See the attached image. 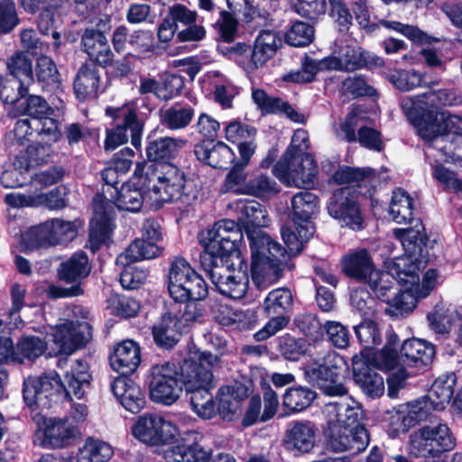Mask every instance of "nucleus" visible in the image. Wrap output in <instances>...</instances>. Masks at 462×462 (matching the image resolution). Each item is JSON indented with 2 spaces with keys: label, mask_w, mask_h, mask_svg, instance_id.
Masks as SVG:
<instances>
[{
  "label": "nucleus",
  "mask_w": 462,
  "mask_h": 462,
  "mask_svg": "<svg viewBox=\"0 0 462 462\" xmlns=\"http://www.w3.org/2000/svg\"><path fill=\"white\" fill-rule=\"evenodd\" d=\"M401 106L418 134L424 140L431 141L446 134L462 136V117L459 116L440 112L432 116V119L420 120L418 114L414 112L413 101L402 99Z\"/></svg>",
  "instance_id": "nucleus-15"
},
{
  "label": "nucleus",
  "mask_w": 462,
  "mask_h": 462,
  "mask_svg": "<svg viewBox=\"0 0 462 462\" xmlns=\"http://www.w3.org/2000/svg\"><path fill=\"white\" fill-rule=\"evenodd\" d=\"M217 364V356L194 349L189 351L180 367L182 384L190 394L192 410L202 419H211L217 411L209 392L213 378L211 370Z\"/></svg>",
  "instance_id": "nucleus-6"
},
{
  "label": "nucleus",
  "mask_w": 462,
  "mask_h": 462,
  "mask_svg": "<svg viewBox=\"0 0 462 462\" xmlns=\"http://www.w3.org/2000/svg\"><path fill=\"white\" fill-rule=\"evenodd\" d=\"M319 210V198L310 191H300L291 199V226L282 229V239L291 254H299L313 236L312 219Z\"/></svg>",
  "instance_id": "nucleus-9"
},
{
  "label": "nucleus",
  "mask_w": 462,
  "mask_h": 462,
  "mask_svg": "<svg viewBox=\"0 0 462 462\" xmlns=\"http://www.w3.org/2000/svg\"><path fill=\"white\" fill-rule=\"evenodd\" d=\"M168 292L171 298L180 304L184 310L171 307L170 312L181 324L184 331L187 327L201 316V309L198 303L208 295V287L203 278L182 257H175L171 262L168 275Z\"/></svg>",
  "instance_id": "nucleus-5"
},
{
  "label": "nucleus",
  "mask_w": 462,
  "mask_h": 462,
  "mask_svg": "<svg viewBox=\"0 0 462 462\" xmlns=\"http://www.w3.org/2000/svg\"><path fill=\"white\" fill-rule=\"evenodd\" d=\"M187 141L181 138L164 137L152 141L146 147L150 162L170 158L178 150L185 146Z\"/></svg>",
  "instance_id": "nucleus-46"
},
{
  "label": "nucleus",
  "mask_w": 462,
  "mask_h": 462,
  "mask_svg": "<svg viewBox=\"0 0 462 462\" xmlns=\"http://www.w3.org/2000/svg\"><path fill=\"white\" fill-rule=\"evenodd\" d=\"M315 397V392L309 388L292 387L285 391L282 404L291 411H300L309 407Z\"/></svg>",
  "instance_id": "nucleus-55"
},
{
  "label": "nucleus",
  "mask_w": 462,
  "mask_h": 462,
  "mask_svg": "<svg viewBox=\"0 0 462 462\" xmlns=\"http://www.w3.org/2000/svg\"><path fill=\"white\" fill-rule=\"evenodd\" d=\"M425 429L428 430L429 440L435 457L455 447V439L447 424L427 425Z\"/></svg>",
  "instance_id": "nucleus-51"
},
{
  "label": "nucleus",
  "mask_w": 462,
  "mask_h": 462,
  "mask_svg": "<svg viewBox=\"0 0 462 462\" xmlns=\"http://www.w3.org/2000/svg\"><path fill=\"white\" fill-rule=\"evenodd\" d=\"M400 286L399 293L396 294L394 292L390 303H387L389 307L385 310L387 313L394 316L411 313L415 309L418 300L423 299L419 296L418 291L411 284L402 282Z\"/></svg>",
  "instance_id": "nucleus-43"
},
{
  "label": "nucleus",
  "mask_w": 462,
  "mask_h": 462,
  "mask_svg": "<svg viewBox=\"0 0 462 462\" xmlns=\"http://www.w3.org/2000/svg\"><path fill=\"white\" fill-rule=\"evenodd\" d=\"M113 455L114 448L108 442L88 438L79 448L77 462H107Z\"/></svg>",
  "instance_id": "nucleus-44"
},
{
  "label": "nucleus",
  "mask_w": 462,
  "mask_h": 462,
  "mask_svg": "<svg viewBox=\"0 0 462 462\" xmlns=\"http://www.w3.org/2000/svg\"><path fill=\"white\" fill-rule=\"evenodd\" d=\"M197 158L213 168H226L235 160V153L223 142L203 143L195 147Z\"/></svg>",
  "instance_id": "nucleus-35"
},
{
  "label": "nucleus",
  "mask_w": 462,
  "mask_h": 462,
  "mask_svg": "<svg viewBox=\"0 0 462 462\" xmlns=\"http://www.w3.org/2000/svg\"><path fill=\"white\" fill-rule=\"evenodd\" d=\"M411 261L404 257V254L396 257L387 263V271L381 272L374 269L365 281L374 292V294L383 301L390 303L392 296L394 295L393 281L400 285L405 282L404 276L405 268L410 264Z\"/></svg>",
  "instance_id": "nucleus-20"
},
{
  "label": "nucleus",
  "mask_w": 462,
  "mask_h": 462,
  "mask_svg": "<svg viewBox=\"0 0 462 462\" xmlns=\"http://www.w3.org/2000/svg\"><path fill=\"white\" fill-rule=\"evenodd\" d=\"M42 197L39 194V189L30 187L24 191L11 192L5 195V202L14 208H40L42 207Z\"/></svg>",
  "instance_id": "nucleus-57"
},
{
  "label": "nucleus",
  "mask_w": 462,
  "mask_h": 462,
  "mask_svg": "<svg viewBox=\"0 0 462 462\" xmlns=\"http://www.w3.org/2000/svg\"><path fill=\"white\" fill-rule=\"evenodd\" d=\"M273 174L286 186L310 188L314 185L318 166L312 156L282 155L273 169Z\"/></svg>",
  "instance_id": "nucleus-17"
},
{
  "label": "nucleus",
  "mask_w": 462,
  "mask_h": 462,
  "mask_svg": "<svg viewBox=\"0 0 462 462\" xmlns=\"http://www.w3.org/2000/svg\"><path fill=\"white\" fill-rule=\"evenodd\" d=\"M391 82L402 91H410L417 87L430 86L423 75L415 70H398L391 74Z\"/></svg>",
  "instance_id": "nucleus-63"
},
{
  "label": "nucleus",
  "mask_w": 462,
  "mask_h": 462,
  "mask_svg": "<svg viewBox=\"0 0 462 462\" xmlns=\"http://www.w3.org/2000/svg\"><path fill=\"white\" fill-rule=\"evenodd\" d=\"M181 392L182 385L174 364L163 363L151 368L149 393L154 402L171 405L180 398Z\"/></svg>",
  "instance_id": "nucleus-18"
},
{
  "label": "nucleus",
  "mask_w": 462,
  "mask_h": 462,
  "mask_svg": "<svg viewBox=\"0 0 462 462\" xmlns=\"http://www.w3.org/2000/svg\"><path fill=\"white\" fill-rule=\"evenodd\" d=\"M393 235L402 243L405 251L404 257L411 261L405 268V273L402 279H405L406 284H411L418 291L419 296L426 298L441 283V277L437 270L430 269L420 282L419 271L422 264L420 257L426 242L422 223L417 220L413 227L396 228L393 230Z\"/></svg>",
  "instance_id": "nucleus-8"
},
{
  "label": "nucleus",
  "mask_w": 462,
  "mask_h": 462,
  "mask_svg": "<svg viewBox=\"0 0 462 462\" xmlns=\"http://www.w3.org/2000/svg\"><path fill=\"white\" fill-rule=\"evenodd\" d=\"M354 330L359 342L365 346V350L362 352L368 357L367 349L379 345L382 340L377 325L370 319H365L355 326Z\"/></svg>",
  "instance_id": "nucleus-61"
},
{
  "label": "nucleus",
  "mask_w": 462,
  "mask_h": 462,
  "mask_svg": "<svg viewBox=\"0 0 462 462\" xmlns=\"http://www.w3.org/2000/svg\"><path fill=\"white\" fill-rule=\"evenodd\" d=\"M7 67L14 80L19 82L20 88L33 81L32 60L25 54L19 52L12 56Z\"/></svg>",
  "instance_id": "nucleus-53"
},
{
  "label": "nucleus",
  "mask_w": 462,
  "mask_h": 462,
  "mask_svg": "<svg viewBox=\"0 0 462 462\" xmlns=\"http://www.w3.org/2000/svg\"><path fill=\"white\" fill-rule=\"evenodd\" d=\"M166 458H172L173 462H208L210 452L205 450L198 443L190 445L181 444L169 447Z\"/></svg>",
  "instance_id": "nucleus-49"
},
{
  "label": "nucleus",
  "mask_w": 462,
  "mask_h": 462,
  "mask_svg": "<svg viewBox=\"0 0 462 462\" xmlns=\"http://www.w3.org/2000/svg\"><path fill=\"white\" fill-rule=\"evenodd\" d=\"M366 53L356 44L336 42L332 54L323 64L333 70L354 71L366 65Z\"/></svg>",
  "instance_id": "nucleus-25"
},
{
  "label": "nucleus",
  "mask_w": 462,
  "mask_h": 462,
  "mask_svg": "<svg viewBox=\"0 0 462 462\" xmlns=\"http://www.w3.org/2000/svg\"><path fill=\"white\" fill-rule=\"evenodd\" d=\"M239 237L238 225L235 220L222 219L216 222L202 238L204 251L200 254L201 266L210 267L237 254L236 242Z\"/></svg>",
  "instance_id": "nucleus-11"
},
{
  "label": "nucleus",
  "mask_w": 462,
  "mask_h": 462,
  "mask_svg": "<svg viewBox=\"0 0 462 462\" xmlns=\"http://www.w3.org/2000/svg\"><path fill=\"white\" fill-rule=\"evenodd\" d=\"M408 451L415 457H435L429 440L428 430L425 429V426L411 433L408 442Z\"/></svg>",
  "instance_id": "nucleus-59"
},
{
  "label": "nucleus",
  "mask_w": 462,
  "mask_h": 462,
  "mask_svg": "<svg viewBox=\"0 0 462 462\" xmlns=\"http://www.w3.org/2000/svg\"><path fill=\"white\" fill-rule=\"evenodd\" d=\"M22 246L25 250L51 247L46 222L31 226L22 235Z\"/></svg>",
  "instance_id": "nucleus-56"
},
{
  "label": "nucleus",
  "mask_w": 462,
  "mask_h": 462,
  "mask_svg": "<svg viewBox=\"0 0 462 462\" xmlns=\"http://www.w3.org/2000/svg\"><path fill=\"white\" fill-rule=\"evenodd\" d=\"M131 432L141 443L156 448H169L180 438V432L172 421L155 413L139 416L133 424Z\"/></svg>",
  "instance_id": "nucleus-13"
},
{
  "label": "nucleus",
  "mask_w": 462,
  "mask_h": 462,
  "mask_svg": "<svg viewBox=\"0 0 462 462\" xmlns=\"http://www.w3.org/2000/svg\"><path fill=\"white\" fill-rule=\"evenodd\" d=\"M252 98L263 114H284L294 122H301L302 116L287 102L276 97L268 96L263 89L254 88Z\"/></svg>",
  "instance_id": "nucleus-40"
},
{
  "label": "nucleus",
  "mask_w": 462,
  "mask_h": 462,
  "mask_svg": "<svg viewBox=\"0 0 462 462\" xmlns=\"http://www.w3.org/2000/svg\"><path fill=\"white\" fill-rule=\"evenodd\" d=\"M45 222L52 246L67 244L73 240L78 234L76 221L51 218Z\"/></svg>",
  "instance_id": "nucleus-47"
},
{
  "label": "nucleus",
  "mask_w": 462,
  "mask_h": 462,
  "mask_svg": "<svg viewBox=\"0 0 462 462\" xmlns=\"http://www.w3.org/2000/svg\"><path fill=\"white\" fill-rule=\"evenodd\" d=\"M106 114L114 119H123L115 128L106 130V150H114L128 141L127 132L131 134L132 145L139 149L143 133V124L137 119L136 104L130 102L118 107H107Z\"/></svg>",
  "instance_id": "nucleus-14"
},
{
  "label": "nucleus",
  "mask_w": 462,
  "mask_h": 462,
  "mask_svg": "<svg viewBox=\"0 0 462 462\" xmlns=\"http://www.w3.org/2000/svg\"><path fill=\"white\" fill-rule=\"evenodd\" d=\"M109 362L112 369L122 375L134 373L141 362L139 346L133 340L119 343L110 355Z\"/></svg>",
  "instance_id": "nucleus-33"
},
{
  "label": "nucleus",
  "mask_w": 462,
  "mask_h": 462,
  "mask_svg": "<svg viewBox=\"0 0 462 462\" xmlns=\"http://www.w3.org/2000/svg\"><path fill=\"white\" fill-rule=\"evenodd\" d=\"M193 116L191 107L175 105L163 112L162 122L170 129H182L190 123Z\"/></svg>",
  "instance_id": "nucleus-58"
},
{
  "label": "nucleus",
  "mask_w": 462,
  "mask_h": 462,
  "mask_svg": "<svg viewBox=\"0 0 462 462\" xmlns=\"http://www.w3.org/2000/svg\"><path fill=\"white\" fill-rule=\"evenodd\" d=\"M92 376L88 365L77 361L65 374V383L56 372H49L41 376H30L23 383V399L33 411L49 409L51 397L54 392L64 390L69 400L74 396L83 399L91 386Z\"/></svg>",
  "instance_id": "nucleus-4"
},
{
  "label": "nucleus",
  "mask_w": 462,
  "mask_h": 462,
  "mask_svg": "<svg viewBox=\"0 0 462 462\" xmlns=\"http://www.w3.org/2000/svg\"><path fill=\"white\" fill-rule=\"evenodd\" d=\"M327 211L341 226L354 231H360L365 227L359 197L353 188L336 189L327 203Z\"/></svg>",
  "instance_id": "nucleus-16"
},
{
  "label": "nucleus",
  "mask_w": 462,
  "mask_h": 462,
  "mask_svg": "<svg viewBox=\"0 0 462 462\" xmlns=\"http://www.w3.org/2000/svg\"><path fill=\"white\" fill-rule=\"evenodd\" d=\"M341 265L346 275L359 282H365L375 269L365 249L346 254L342 257Z\"/></svg>",
  "instance_id": "nucleus-36"
},
{
  "label": "nucleus",
  "mask_w": 462,
  "mask_h": 462,
  "mask_svg": "<svg viewBox=\"0 0 462 462\" xmlns=\"http://www.w3.org/2000/svg\"><path fill=\"white\" fill-rule=\"evenodd\" d=\"M100 84V69L94 63H86L80 67L74 80V91L77 98L84 101L95 97Z\"/></svg>",
  "instance_id": "nucleus-37"
},
{
  "label": "nucleus",
  "mask_w": 462,
  "mask_h": 462,
  "mask_svg": "<svg viewBox=\"0 0 462 462\" xmlns=\"http://www.w3.org/2000/svg\"><path fill=\"white\" fill-rule=\"evenodd\" d=\"M78 429L66 420L48 418L36 431V439L44 448H63L77 435Z\"/></svg>",
  "instance_id": "nucleus-23"
},
{
  "label": "nucleus",
  "mask_w": 462,
  "mask_h": 462,
  "mask_svg": "<svg viewBox=\"0 0 462 462\" xmlns=\"http://www.w3.org/2000/svg\"><path fill=\"white\" fill-rule=\"evenodd\" d=\"M148 205V187H143L135 180V171L130 181L115 190L114 198L96 195L93 199L94 216L90 222L88 245L95 253L106 244L115 227L113 215L115 208L129 212H138L143 205Z\"/></svg>",
  "instance_id": "nucleus-2"
},
{
  "label": "nucleus",
  "mask_w": 462,
  "mask_h": 462,
  "mask_svg": "<svg viewBox=\"0 0 462 462\" xmlns=\"http://www.w3.org/2000/svg\"><path fill=\"white\" fill-rule=\"evenodd\" d=\"M400 405L405 415L404 420L408 423L410 429L427 420L431 411L427 401H424L423 398Z\"/></svg>",
  "instance_id": "nucleus-62"
},
{
  "label": "nucleus",
  "mask_w": 462,
  "mask_h": 462,
  "mask_svg": "<svg viewBox=\"0 0 462 462\" xmlns=\"http://www.w3.org/2000/svg\"><path fill=\"white\" fill-rule=\"evenodd\" d=\"M38 153V147L29 146L24 152L17 155L13 164L1 175L3 186L7 189L21 187L26 180L30 169L40 163V158L34 156Z\"/></svg>",
  "instance_id": "nucleus-29"
},
{
  "label": "nucleus",
  "mask_w": 462,
  "mask_h": 462,
  "mask_svg": "<svg viewBox=\"0 0 462 462\" xmlns=\"http://www.w3.org/2000/svg\"><path fill=\"white\" fill-rule=\"evenodd\" d=\"M316 432L314 423L309 420L294 421L286 430L284 447L295 455L309 453L315 447Z\"/></svg>",
  "instance_id": "nucleus-27"
},
{
  "label": "nucleus",
  "mask_w": 462,
  "mask_h": 462,
  "mask_svg": "<svg viewBox=\"0 0 462 462\" xmlns=\"http://www.w3.org/2000/svg\"><path fill=\"white\" fill-rule=\"evenodd\" d=\"M389 214L398 224L409 223L413 219V199L407 191L402 189L393 191Z\"/></svg>",
  "instance_id": "nucleus-45"
},
{
  "label": "nucleus",
  "mask_w": 462,
  "mask_h": 462,
  "mask_svg": "<svg viewBox=\"0 0 462 462\" xmlns=\"http://www.w3.org/2000/svg\"><path fill=\"white\" fill-rule=\"evenodd\" d=\"M252 253L251 273L254 284L259 289L276 282L282 276L283 264L288 256L295 255L261 229L248 230Z\"/></svg>",
  "instance_id": "nucleus-7"
},
{
  "label": "nucleus",
  "mask_w": 462,
  "mask_h": 462,
  "mask_svg": "<svg viewBox=\"0 0 462 462\" xmlns=\"http://www.w3.org/2000/svg\"><path fill=\"white\" fill-rule=\"evenodd\" d=\"M13 134L21 144L31 141L34 134L45 136L46 140L42 138V141L46 143L56 142L60 136L58 124L54 119H45L44 121L29 118L19 119L15 123Z\"/></svg>",
  "instance_id": "nucleus-26"
},
{
  "label": "nucleus",
  "mask_w": 462,
  "mask_h": 462,
  "mask_svg": "<svg viewBox=\"0 0 462 462\" xmlns=\"http://www.w3.org/2000/svg\"><path fill=\"white\" fill-rule=\"evenodd\" d=\"M91 266L87 254L75 253L69 259L60 264V278L68 283L79 282L90 273Z\"/></svg>",
  "instance_id": "nucleus-42"
},
{
  "label": "nucleus",
  "mask_w": 462,
  "mask_h": 462,
  "mask_svg": "<svg viewBox=\"0 0 462 462\" xmlns=\"http://www.w3.org/2000/svg\"><path fill=\"white\" fill-rule=\"evenodd\" d=\"M183 333L181 324L173 317L172 312H167L152 327V337L160 347L171 348L177 344Z\"/></svg>",
  "instance_id": "nucleus-39"
},
{
  "label": "nucleus",
  "mask_w": 462,
  "mask_h": 462,
  "mask_svg": "<svg viewBox=\"0 0 462 462\" xmlns=\"http://www.w3.org/2000/svg\"><path fill=\"white\" fill-rule=\"evenodd\" d=\"M458 311L452 308L436 306L434 310L428 315V320L431 329L436 333L445 334L450 331L453 325L459 320Z\"/></svg>",
  "instance_id": "nucleus-52"
},
{
  "label": "nucleus",
  "mask_w": 462,
  "mask_h": 462,
  "mask_svg": "<svg viewBox=\"0 0 462 462\" xmlns=\"http://www.w3.org/2000/svg\"><path fill=\"white\" fill-rule=\"evenodd\" d=\"M292 305V294L287 288H277L266 296L263 308L269 315H283Z\"/></svg>",
  "instance_id": "nucleus-54"
},
{
  "label": "nucleus",
  "mask_w": 462,
  "mask_h": 462,
  "mask_svg": "<svg viewBox=\"0 0 462 462\" xmlns=\"http://www.w3.org/2000/svg\"><path fill=\"white\" fill-rule=\"evenodd\" d=\"M374 171L371 168H351L342 166L332 175L331 181L336 184L356 183L359 187L371 184Z\"/></svg>",
  "instance_id": "nucleus-50"
},
{
  "label": "nucleus",
  "mask_w": 462,
  "mask_h": 462,
  "mask_svg": "<svg viewBox=\"0 0 462 462\" xmlns=\"http://www.w3.org/2000/svg\"><path fill=\"white\" fill-rule=\"evenodd\" d=\"M112 392L121 405L132 413L140 412L145 399L139 385L133 380L121 376L115 379L111 384Z\"/></svg>",
  "instance_id": "nucleus-32"
},
{
  "label": "nucleus",
  "mask_w": 462,
  "mask_h": 462,
  "mask_svg": "<svg viewBox=\"0 0 462 462\" xmlns=\"http://www.w3.org/2000/svg\"><path fill=\"white\" fill-rule=\"evenodd\" d=\"M226 262H217L213 266H202L215 285L224 296L233 300L242 299L248 291L249 278L243 270L229 269Z\"/></svg>",
  "instance_id": "nucleus-19"
},
{
  "label": "nucleus",
  "mask_w": 462,
  "mask_h": 462,
  "mask_svg": "<svg viewBox=\"0 0 462 462\" xmlns=\"http://www.w3.org/2000/svg\"><path fill=\"white\" fill-rule=\"evenodd\" d=\"M328 447L335 452L364 451L369 443V434L365 427H328Z\"/></svg>",
  "instance_id": "nucleus-21"
},
{
  "label": "nucleus",
  "mask_w": 462,
  "mask_h": 462,
  "mask_svg": "<svg viewBox=\"0 0 462 462\" xmlns=\"http://www.w3.org/2000/svg\"><path fill=\"white\" fill-rule=\"evenodd\" d=\"M353 376L356 383L363 393L370 398H378L384 393V380L368 364L364 352L355 355L352 358Z\"/></svg>",
  "instance_id": "nucleus-24"
},
{
  "label": "nucleus",
  "mask_w": 462,
  "mask_h": 462,
  "mask_svg": "<svg viewBox=\"0 0 462 462\" xmlns=\"http://www.w3.org/2000/svg\"><path fill=\"white\" fill-rule=\"evenodd\" d=\"M162 248L152 241L140 237L133 241L124 254L117 257L116 262L121 264L153 259L162 254Z\"/></svg>",
  "instance_id": "nucleus-41"
},
{
  "label": "nucleus",
  "mask_w": 462,
  "mask_h": 462,
  "mask_svg": "<svg viewBox=\"0 0 462 462\" xmlns=\"http://www.w3.org/2000/svg\"><path fill=\"white\" fill-rule=\"evenodd\" d=\"M456 381L457 377L453 373L439 376L434 381L427 396L422 397L430 410L441 411L450 403Z\"/></svg>",
  "instance_id": "nucleus-38"
},
{
  "label": "nucleus",
  "mask_w": 462,
  "mask_h": 462,
  "mask_svg": "<svg viewBox=\"0 0 462 462\" xmlns=\"http://www.w3.org/2000/svg\"><path fill=\"white\" fill-rule=\"evenodd\" d=\"M249 393V389L240 382H234L231 384L219 388L217 395L218 401L217 411L226 420H234L238 418L242 411V401Z\"/></svg>",
  "instance_id": "nucleus-28"
},
{
  "label": "nucleus",
  "mask_w": 462,
  "mask_h": 462,
  "mask_svg": "<svg viewBox=\"0 0 462 462\" xmlns=\"http://www.w3.org/2000/svg\"><path fill=\"white\" fill-rule=\"evenodd\" d=\"M135 180L148 187V206L159 208L165 203L192 204L197 196L186 183L184 173L176 166L164 163L144 162L135 167Z\"/></svg>",
  "instance_id": "nucleus-3"
},
{
  "label": "nucleus",
  "mask_w": 462,
  "mask_h": 462,
  "mask_svg": "<svg viewBox=\"0 0 462 462\" xmlns=\"http://www.w3.org/2000/svg\"><path fill=\"white\" fill-rule=\"evenodd\" d=\"M397 336L390 335L386 346L374 356V366L381 370H393L397 368L400 362L410 366L421 368L431 364L435 356V349L432 344L428 341L411 338L403 342L398 356L395 346Z\"/></svg>",
  "instance_id": "nucleus-10"
},
{
  "label": "nucleus",
  "mask_w": 462,
  "mask_h": 462,
  "mask_svg": "<svg viewBox=\"0 0 462 462\" xmlns=\"http://www.w3.org/2000/svg\"><path fill=\"white\" fill-rule=\"evenodd\" d=\"M403 99L413 101V109L418 114L420 120L432 119V116L440 113L438 110L439 106H454L458 103L455 94L447 89L430 91L423 95L407 97Z\"/></svg>",
  "instance_id": "nucleus-30"
},
{
  "label": "nucleus",
  "mask_w": 462,
  "mask_h": 462,
  "mask_svg": "<svg viewBox=\"0 0 462 462\" xmlns=\"http://www.w3.org/2000/svg\"><path fill=\"white\" fill-rule=\"evenodd\" d=\"M227 208L236 215L237 221L247 229L265 226L269 223L265 208L255 200L236 199L230 202Z\"/></svg>",
  "instance_id": "nucleus-31"
},
{
  "label": "nucleus",
  "mask_w": 462,
  "mask_h": 462,
  "mask_svg": "<svg viewBox=\"0 0 462 462\" xmlns=\"http://www.w3.org/2000/svg\"><path fill=\"white\" fill-rule=\"evenodd\" d=\"M313 38V27L304 22H295L285 33V42L292 47L307 46Z\"/></svg>",
  "instance_id": "nucleus-60"
},
{
  "label": "nucleus",
  "mask_w": 462,
  "mask_h": 462,
  "mask_svg": "<svg viewBox=\"0 0 462 462\" xmlns=\"http://www.w3.org/2000/svg\"><path fill=\"white\" fill-rule=\"evenodd\" d=\"M346 362L335 351H328L317 357L305 367L308 379L315 383L324 394L328 396H345L339 402H331L325 405L324 415L328 427H364L363 410L359 402L346 395L347 390L338 382Z\"/></svg>",
  "instance_id": "nucleus-1"
},
{
  "label": "nucleus",
  "mask_w": 462,
  "mask_h": 462,
  "mask_svg": "<svg viewBox=\"0 0 462 462\" xmlns=\"http://www.w3.org/2000/svg\"><path fill=\"white\" fill-rule=\"evenodd\" d=\"M71 319H66L52 327V341L61 354L71 355L82 348L91 338V327L88 322L87 309L82 306H73Z\"/></svg>",
  "instance_id": "nucleus-12"
},
{
  "label": "nucleus",
  "mask_w": 462,
  "mask_h": 462,
  "mask_svg": "<svg viewBox=\"0 0 462 462\" xmlns=\"http://www.w3.org/2000/svg\"><path fill=\"white\" fill-rule=\"evenodd\" d=\"M279 192L276 181L265 174H259L248 181L247 195L265 198Z\"/></svg>",
  "instance_id": "nucleus-64"
},
{
  "label": "nucleus",
  "mask_w": 462,
  "mask_h": 462,
  "mask_svg": "<svg viewBox=\"0 0 462 462\" xmlns=\"http://www.w3.org/2000/svg\"><path fill=\"white\" fill-rule=\"evenodd\" d=\"M282 46V38L274 30H262L254 39L250 59L246 64L247 72L255 71L266 65Z\"/></svg>",
  "instance_id": "nucleus-22"
},
{
  "label": "nucleus",
  "mask_w": 462,
  "mask_h": 462,
  "mask_svg": "<svg viewBox=\"0 0 462 462\" xmlns=\"http://www.w3.org/2000/svg\"><path fill=\"white\" fill-rule=\"evenodd\" d=\"M81 45L83 51L98 65L106 67L112 62L113 52L100 30L87 28L81 36Z\"/></svg>",
  "instance_id": "nucleus-34"
},
{
  "label": "nucleus",
  "mask_w": 462,
  "mask_h": 462,
  "mask_svg": "<svg viewBox=\"0 0 462 462\" xmlns=\"http://www.w3.org/2000/svg\"><path fill=\"white\" fill-rule=\"evenodd\" d=\"M51 108L48 106L47 102L39 96L32 95L27 98L24 96L21 100H18V106L15 111H12L13 116L26 115L30 116L29 119H51L49 115Z\"/></svg>",
  "instance_id": "nucleus-48"
}]
</instances>
